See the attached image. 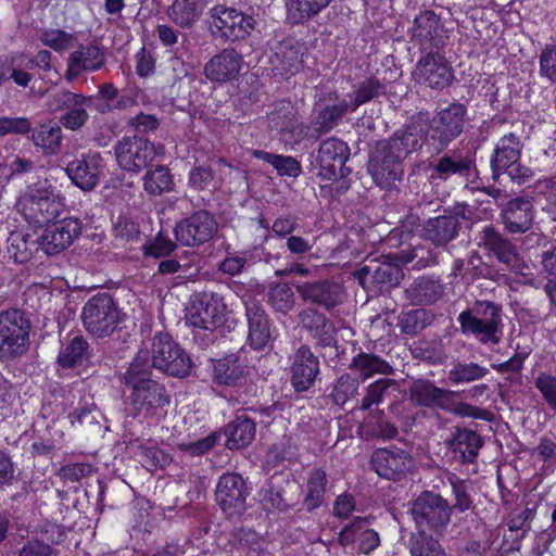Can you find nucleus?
I'll return each mask as SVG.
<instances>
[{
  "mask_svg": "<svg viewBox=\"0 0 556 556\" xmlns=\"http://www.w3.org/2000/svg\"><path fill=\"white\" fill-rule=\"evenodd\" d=\"M464 336L473 337L483 345H497L503 337L502 306L491 301H476L457 318Z\"/></svg>",
  "mask_w": 556,
  "mask_h": 556,
  "instance_id": "nucleus-1",
  "label": "nucleus"
},
{
  "mask_svg": "<svg viewBox=\"0 0 556 556\" xmlns=\"http://www.w3.org/2000/svg\"><path fill=\"white\" fill-rule=\"evenodd\" d=\"M15 208L28 224L42 227L60 215L62 202L47 181H38L26 187Z\"/></svg>",
  "mask_w": 556,
  "mask_h": 556,
  "instance_id": "nucleus-2",
  "label": "nucleus"
},
{
  "mask_svg": "<svg viewBox=\"0 0 556 556\" xmlns=\"http://www.w3.org/2000/svg\"><path fill=\"white\" fill-rule=\"evenodd\" d=\"M80 317L85 330L98 339L111 337L124 321L117 302L106 292L91 296L85 303Z\"/></svg>",
  "mask_w": 556,
  "mask_h": 556,
  "instance_id": "nucleus-3",
  "label": "nucleus"
},
{
  "mask_svg": "<svg viewBox=\"0 0 556 556\" xmlns=\"http://www.w3.org/2000/svg\"><path fill=\"white\" fill-rule=\"evenodd\" d=\"M31 323L26 312L10 308L0 313V359L10 362L24 355L29 346Z\"/></svg>",
  "mask_w": 556,
  "mask_h": 556,
  "instance_id": "nucleus-4",
  "label": "nucleus"
},
{
  "mask_svg": "<svg viewBox=\"0 0 556 556\" xmlns=\"http://www.w3.org/2000/svg\"><path fill=\"white\" fill-rule=\"evenodd\" d=\"M467 108L459 102L448 104L439 110L430 119L426 134V140L440 153L444 151L465 128Z\"/></svg>",
  "mask_w": 556,
  "mask_h": 556,
  "instance_id": "nucleus-5",
  "label": "nucleus"
},
{
  "mask_svg": "<svg viewBox=\"0 0 556 556\" xmlns=\"http://www.w3.org/2000/svg\"><path fill=\"white\" fill-rule=\"evenodd\" d=\"M150 353L152 366L168 376L185 378L191 371L190 356L169 333H155Z\"/></svg>",
  "mask_w": 556,
  "mask_h": 556,
  "instance_id": "nucleus-6",
  "label": "nucleus"
},
{
  "mask_svg": "<svg viewBox=\"0 0 556 556\" xmlns=\"http://www.w3.org/2000/svg\"><path fill=\"white\" fill-rule=\"evenodd\" d=\"M164 154L163 144H155L138 135L124 137L115 146L118 166L132 174L140 173L149 167L156 157H162Z\"/></svg>",
  "mask_w": 556,
  "mask_h": 556,
  "instance_id": "nucleus-7",
  "label": "nucleus"
},
{
  "mask_svg": "<svg viewBox=\"0 0 556 556\" xmlns=\"http://www.w3.org/2000/svg\"><path fill=\"white\" fill-rule=\"evenodd\" d=\"M412 516L418 531L443 534L451 520V506L439 494L421 493L412 505Z\"/></svg>",
  "mask_w": 556,
  "mask_h": 556,
  "instance_id": "nucleus-8",
  "label": "nucleus"
},
{
  "mask_svg": "<svg viewBox=\"0 0 556 556\" xmlns=\"http://www.w3.org/2000/svg\"><path fill=\"white\" fill-rule=\"evenodd\" d=\"M226 305L223 296L215 292L203 291L194 295L192 312L188 316V324L199 331H208L210 338L205 344L214 341L213 332L225 321Z\"/></svg>",
  "mask_w": 556,
  "mask_h": 556,
  "instance_id": "nucleus-9",
  "label": "nucleus"
},
{
  "mask_svg": "<svg viewBox=\"0 0 556 556\" xmlns=\"http://www.w3.org/2000/svg\"><path fill=\"white\" fill-rule=\"evenodd\" d=\"M210 18L213 34L231 41L249 37L256 24L251 15L222 4L210 10Z\"/></svg>",
  "mask_w": 556,
  "mask_h": 556,
  "instance_id": "nucleus-10",
  "label": "nucleus"
},
{
  "mask_svg": "<svg viewBox=\"0 0 556 556\" xmlns=\"http://www.w3.org/2000/svg\"><path fill=\"white\" fill-rule=\"evenodd\" d=\"M409 33L412 41L419 46L421 52L440 51L450 39L441 17L431 10H425L415 16Z\"/></svg>",
  "mask_w": 556,
  "mask_h": 556,
  "instance_id": "nucleus-11",
  "label": "nucleus"
},
{
  "mask_svg": "<svg viewBox=\"0 0 556 556\" xmlns=\"http://www.w3.org/2000/svg\"><path fill=\"white\" fill-rule=\"evenodd\" d=\"M250 489L243 477L237 472H226L217 481L215 502L228 516H241L247 509Z\"/></svg>",
  "mask_w": 556,
  "mask_h": 556,
  "instance_id": "nucleus-12",
  "label": "nucleus"
},
{
  "mask_svg": "<svg viewBox=\"0 0 556 556\" xmlns=\"http://www.w3.org/2000/svg\"><path fill=\"white\" fill-rule=\"evenodd\" d=\"M218 224L215 216L199 210L181 219L174 228L175 238L185 247H199L210 241L217 232Z\"/></svg>",
  "mask_w": 556,
  "mask_h": 556,
  "instance_id": "nucleus-13",
  "label": "nucleus"
},
{
  "mask_svg": "<svg viewBox=\"0 0 556 556\" xmlns=\"http://www.w3.org/2000/svg\"><path fill=\"white\" fill-rule=\"evenodd\" d=\"M403 159L379 141L369 155L368 172L381 188L390 189L404 175Z\"/></svg>",
  "mask_w": 556,
  "mask_h": 556,
  "instance_id": "nucleus-14",
  "label": "nucleus"
},
{
  "mask_svg": "<svg viewBox=\"0 0 556 556\" xmlns=\"http://www.w3.org/2000/svg\"><path fill=\"white\" fill-rule=\"evenodd\" d=\"M129 390V405L135 416L144 418L155 416L170 402V395L165 386L154 379L146 380Z\"/></svg>",
  "mask_w": 556,
  "mask_h": 556,
  "instance_id": "nucleus-15",
  "label": "nucleus"
},
{
  "mask_svg": "<svg viewBox=\"0 0 556 556\" xmlns=\"http://www.w3.org/2000/svg\"><path fill=\"white\" fill-rule=\"evenodd\" d=\"M349 157L350 149L344 141L338 138L323 141L316 156L317 175L327 180L346 177L350 174V168L345 166Z\"/></svg>",
  "mask_w": 556,
  "mask_h": 556,
  "instance_id": "nucleus-16",
  "label": "nucleus"
},
{
  "mask_svg": "<svg viewBox=\"0 0 556 556\" xmlns=\"http://www.w3.org/2000/svg\"><path fill=\"white\" fill-rule=\"evenodd\" d=\"M300 299L307 304L331 311L344 302L343 286L334 279H319L295 285Z\"/></svg>",
  "mask_w": 556,
  "mask_h": 556,
  "instance_id": "nucleus-17",
  "label": "nucleus"
},
{
  "mask_svg": "<svg viewBox=\"0 0 556 556\" xmlns=\"http://www.w3.org/2000/svg\"><path fill=\"white\" fill-rule=\"evenodd\" d=\"M425 53L414 71L415 79L432 89L447 88L454 79L451 63L440 51Z\"/></svg>",
  "mask_w": 556,
  "mask_h": 556,
  "instance_id": "nucleus-18",
  "label": "nucleus"
},
{
  "mask_svg": "<svg viewBox=\"0 0 556 556\" xmlns=\"http://www.w3.org/2000/svg\"><path fill=\"white\" fill-rule=\"evenodd\" d=\"M535 208L529 195L508 200L501 208L500 218L504 229L510 235H523L534 224Z\"/></svg>",
  "mask_w": 556,
  "mask_h": 556,
  "instance_id": "nucleus-19",
  "label": "nucleus"
},
{
  "mask_svg": "<svg viewBox=\"0 0 556 556\" xmlns=\"http://www.w3.org/2000/svg\"><path fill=\"white\" fill-rule=\"evenodd\" d=\"M81 233L78 218H63L45 229L40 247L48 255L59 254L68 248Z\"/></svg>",
  "mask_w": 556,
  "mask_h": 556,
  "instance_id": "nucleus-20",
  "label": "nucleus"
},
{
  "mask_svg": "<svg viewBox=\"0 0 556 556\" xmlns=\"http://www.w3.org/2000/svg\"><path fill=\"white\" fill-rule=\"evenodd\" d=\"M455 392L439 388L428 379H417L408 388V397L416 406L430 409H451Z\"/></svg>",
  "mask_w": 556,
  "mask_h": 556,
  "instance_id": "nucleus-21",
  "label": "nucleus"
},
{
  "mask_svg": "<svg viewBox=\"0 0 556 556\" xmlns=\"http://www.w3.org/2000/svg\"><path fill=\"white\" fill-rule=\"evenodd\" d=\"M338 540L342 546H356L357 551L364 554H369L380 545L378 532L365 517H356L344 526Z\"/></svg>",
  "mask_w": 556,
  "mask_h": 556,
  "instance_id": "nucleus-22",
  "label": "nucleus"
},
{
  "mask_svg": "<svg viewBox=\"0 0 556 556\" xmlns=\"http://www.w3.org/2000/svg\"><path fill=\"white\" fill-rule=\"evenodd\" d=\"M462 218H465V211L462 216L455 213L428 218L422 226L421 237L435 247H445L458 236Z\"/></svg>",
  "mask_w": 556,
  "mask_h": 556,
  "instance_id": "nucleus-23",
  "label": "nucleus"
},
{
  "mask_svg": "<svg viewBox=\"0 0 556 556\" xmlns=\"http://www.w3.org/2000/svg\"><path fill=\"white\" fill-rule=\"evenodd\" d=\"M370 463L380 477L395 480L408 471L412 458L399 447L378 448L372 453Z\"/></svg>",
  "mask_w": 556,
  "mask_h": 556,
  "instance_id": "nucleus-24",
  "label": "nucleus"
},
{
  "mask_svg": "<svg viewBox=\"0 0 556 556\" xmlns=\"http://www.w3.org/2000/svg\"><path fill=\"white\" fill-rule=\"evenodd\" d=\"M101 163L100 153H88L70 162L65 172L76 187L84 191H91L99 182Z\"/></svg>",
  "mask_w": 556,
  "mask_h": 556,
  "instance_id": "nucleus-25",
  "label": "nucleus"
},
{
  "mask_svg": "<svg viewBox=\"0 0 556 556\" xmlns=\"http://www.w3.org/2000/svg\"><path fill=\"white\" fill-rule=\"evenodd\" d=\"M319 374V361L309 346L301 345L293 357L291 366V383L295 391L308 390Z\"/></svg>",
  "mask_w": 556,
  "mask_h": 556,
  "instance_id": "nucleus-26",
  "label": "nucleus"
},
{
  "mask_svg": "<svg viewBox=\"0 0 556 556\" xmlns=\"http://www.w3.org/2000/svg\"><path fill=\"white\" fill-rule=\"evenodd\" d=\"M248 318L249 345L254 350H263L271 341L269 318L261 304L252 298L244 301Z\"/></svg>",
  "mask_w": 556,
  "mask_h": 556,
  "instance_id": "nucleus-27",
  "label": "nucleus"
},
{
  "mask_svg": "<svg viewBox=\"0 0 556 556\" xmlns=\"http://www.w3.org/2000/svg\"><path fill=\"white\" fill-rule=\"evenodd\" d=\"M105 62L103 50L93 43L80 45L67 59L65 78L68 81L75 80L83 72H94L100 70Z\"/></svg>",
  "mask_w": 556,
  "mask_h": 556,
  "instance_id": "nucleus-28",
  "label": "nucleus"
},
{
  "mask_svg": "<svg viewBox=\"0 0 556 556\" xmlns=\"http://www.w3.org/2000/svg\"><path fill=\"white\" fill-rule=\"evenodd\" d=\"M452 458L460 464L473 463L483 445L482 438L473 430L456 427L445 441Z\"/></svg>",
  "mask_w": 556,
  "mask_h": 556,
  "instance_id": "nucleus-29",
  "label": "nucleus"
},
{
  "mask_svg": "<svg viewBox=\"0 0 556 556\" xmlns=\"http://www.w3.org/2000/svg\"><path fill=\"white\" fill-rule=\"evenodd\" d=\"M243 64L242 55L235 49H224L205 65L203 73L211 81L226 83L235 79Z\"/></svg>",
  "mask_w": 556,
  "mask_h": 556,
  "instance_id": "nucleus-30",
  "label": "nucleus"
},
{
  "mask_svg": "<svg viewBox=\"0 0 556 556\" xmlns=\"http://www.w3.org/2000/svg\"><path fill=\"white\" fill-rule=\"evenodd\" d=\"M425 140L426 134L422 124L413 119L382 142L388 144L396 155L405 160L409 154L420 150Z\"/></svg>",
  "mask_w": 556,
  "mask_h": 556,
  "instance_id": "nucleus-31",
  "label": "nucleus"
},
{
  "mask_svg": "<svg viewBox=\"0 0 556 556\" xmlns=\"http://www.w3.org/2000/svg\"><path fill=\"white\" fill-rule=\"evenodd\" d=\"M523 144L520 137L509 132L504 135L496 143L491 157L492 179L500 182L503 169H508L509 165L519 161Z\"/></svg>",
  "mask_w": 556,
  "mask_h": 556,
  "instance_id": "nucleus-32",
  "label": "nucleus"
},
{
  "mask_svg": "<svg viewBox=\"0 0 556 556\" xmlns=\"http://www.w3.org/2000/svg\"><path fill=\"white\" fill-rule=\"evenodd\" d=\"M298 318L320 346H330L336 342L334 326L324 313L314 307H306L299 312Z\"/></svg>",
  "mask_w": 556,
  "mask_h": 556,
  "instance_id": "nucleus-33",
  "label": "nucleus"
},
{
  "mask_svg": "<svg viewBox=\"0 0 556 556\" xmlns=\"http://www.w3.org/2000/svg\"><path fill=\"white\" fill-rule=\"evenodd\" d=\"M480 244L506 266H514L518 262L519 253L516 245L493 226H485L482 229Z\"/></svg>",
  "mask_w": 556,
  "mask_h": 556,
  "instance_id": "nucleus-34",
  "label": "nucleus"
},
{
  "mask_svg": "<svg viewBox=\"0 0 556 556\" xmlns=\"http://www.w3.org/2000/svg\"><path fill=\"white\" fill-rule=\"evenodd\" d=\"M324 100L328 101L323 105L313 121L314 131L318 136L327 134L337 127L343 116L351 110L345 99H340L337 92H329Z\"/></svg>",
  "mask_w": 556,
  "mask_h": 556,
  "instance_id": "nucleus-35",
  "label": "nucleus"
},
{
  "mask_svg": "<svg viewBox=\"0 0 556 556\" xmlns=\"http://www.w3.org/2000/svg\"><path fill=\"white\" fill-rule=\"evenodd\" d=\"M432 166V178L447 180L453 176H458L468 180L476 169L475 160L468 155L444 154L437 160Z\"/></svg>",
  "mask_w": 556,
  "mask_h": 556,
  "instance_id": "nucleus-36",
  "label": "nucleus"
},
{
  "mask_svg": "<svg viewBox=\"0 0 556 556\" xmlns=\"http://www.w3.org/2000/svg\"><path fill=\"white\" fill-rule=\"evenodd\" d=\"M445 287L440 279L429 276L416 278L405 290L406 299L414 305L427 306L437 303L444 294Z\"/></svg>",
  "mask_w": 556,
  "mask_h": 556,
  "instance_id": "nucleus-37",
  "label": "nucleus"
},
{
  "mask_svg": "<svg viewBox=\"0 0 556 556\" xmlns=\"http://www.w3.org/2000/svg\"><path fill=\"white\" fill-rule=\"evenodd\" d=\"M267 122L271 130L289 135L290 138L301 136L298 111L291 101L282 100L276 103L273 111L267 114Z\"/></svg>",
  "mask_w": 556,
  "mask_h": 556,
  "instance_id": "nucleus-38",
  "label": "nucleus"
},
{
  "mask_svg": "<svg viewBox=\"0 0 556 556\" xmlns=\"http://www.w3.org/2000/svg\"><path fill=\"white\" fill-rule=\"evenodd\" d=\"M270 64L275 75H293L302 67L300 48L290 41L280 42L270 56Z\"/></svg>",
  "mask_w": 556,
  "mask_h": 556,
  "instance_id": "nucleus-39",
  "label": "nucleus"
},
{
  "mask_svg": "<svg viewBox=\"0 0 556 556\" xmlns=\"http://www.w3.org/2000/svg\"><path fill=\"white\" fill-rule=\"evenodd\" d=\"M349 368L363 380L369 379L374 375L389 376L394 371L390 363L381 356L364 351H359L352 358Z\"/></svg>",
  "mask_w": 556,
  "mask_h": 556,
  "instance_id": "nucleus-40",
  "label": "nucleus"
},
{
  "mask_svg": "<svg viewBox=\"0 0 556 556\" xmlns=\"http://www.w3.org/2000/svg\"><path fill=\"white\" fill-rule=\"evenodd\" d=\"M30 139L43 155H56L62 149V128L53 122L40 124L31 131Z\"/></svg>",
  "mask_w": 556,
  "mask_h": 556,
  "instance_id": "nucleus-41",
  "label": "nucleus"
},
{
  "mask_svg": "<svg viewBox=\"0 0 556 556\" xmlns=\"http://www.w3.org/2000/svg\"><path fill=\"white\" fill-rule=\"evenodd\" d=\"M213 381L219 386L237 387L244 381L243 367L235 354L225 356L213 363Z\"/></svg>",
  "mask_w": 556,
  "mask_h": 556,
  "instance_id": "nucleus-42",
  "label": "nucleus"
},
{
  "mask_svg": "<svg viewBox=\"0 0 556 556\" xmlns=\"http://www.w3.org/2000/svg\"><path fill=\"white\" fill-rule=\"evenodd\" d=\"M256 427L245 415L238 416L225 428L226 446L229 450H240L248 446L255 437Z\"/></svg>",
  "mask_w": 556,
  "mask_h": 556,
  "instance_id": "nucleus-43",
  "label": "nucleus"
},
{
  "mask_svg": "<svg viewBox=\"0 0 556 556\" xmlns=\"http://www.w3.org/2000/svg\"><path fill=\"white\" fill-rule=\"evenodd\" d=\"M204 7V0H175L167 15L177 26L191 28L201 17Z\"/></svg>",
  "mask_w": 556,
  "mask_h": 556,
  "instance_id": "nucleus-44",
  "label": "nucleus"
},
{
  "mask_svg": "<svg viewBox=\"0 0 556 556\" xmlns=\"http://www.w3.org/2000/svg\"><path fill=\"white\" fill-rule=\"evenodd\" d=\"M432 532H412L407 540L410 556H451Z\"/></svg>",
  "mask_w": 556,
  "mask_h": 556,
  "instance_id": "nucleus-45",
  "label": "nucleus"
},
{
  "mask_svg": "<svg viewBox=\"0 0 556 556\" xmlns=\"http://www.w3.org/2000/svg\"><path fill=\"white\" fill-rule=\"evenodd\" d=\"M490 370L475 362L453 361L447 371V380L454 384H468L482 380Z\"/></svg>",
  "mask_w": 556,
  "mask_h": 556,
  "instance_id": "nucleus-46",
  "label": "nucleus"
},
{
  "mask_svg": "<svg viewBox=\"0 0 556 556\" xmlns=\"http://www.w3.org/2000/svg\"><path fill=\"white\" fill-rule=\"evenodd\" d=\"M151 356L148 350H141L134 357L125 372L119 377L121 382L128 389L151 380Z\"/></svg>",
  "mask_w": 556,
  "mask_h": 556,
  "instance_id": "nucleus-47",
  "label": "nucleus"
},
{
  "mask_svg": "<svg viewBox=\"0 0 556 556\" xmlns=\"http://www.w3.org/2000/svg\"><path fill=\"white\" fill-rule=\"evenodd\" d=\"M89 358V343L81 334L73 337L60 351L58 364L62 368H74Z\"/></svg>",
  "mask_w": 556,
  "mask_h": 556,
  "instance_id": "nucleus-48",
  "label": "nucleus"
},
{
  "mask_svg": "<svg viewBox=\"0 0 556 556\" xmlns=\"http://www.w3.org/2000/svg\"><path fill=\"white\" fill-rule=\"evenodd\" d=\"M434 320V314L425 308L403 311L397 317V327L401 333L414 337L420 333Z\"/></svg>",
  "mask_w": 556,
  "mask_h": 556,
  "instance_id": "nucleus-49",
  "label": "nucleus"
},
{
  "mask_svg": "<svg viewBox=\"0 0 556 556\" xmlns=\"http://www.w3.org/2000/svg\"><path fill=\"white\" fill-rule=\"evenodd\" d=\"M143 189L150 195H161L174 189V178L165 165L149 168L143 176Z\"/></svg>",
  "mask_w": 556,
  "mask_h": 556,
  "instance_id": "nucleus-50",
  "label": "nucleus"
},
{
  "mask_svg": "<svg viewBox=\"0 0 556 556\" xmlns=\"http://www.w3.org/2000/svg\"><path fill=\"white\" fill-rule=\"evenodd\" d=\"M332 0H288V17L292 23L299 24L317 15L327 8Z\"/></svg>",
  "mask_w": 556,
  "mask_h": 556,
  "instance_id": "nucleus-51",
  "label": "nucleus"
},
{
  "mask_svg": "<svg viewBox=\"0 0 556 556\" xmlns=\"http://www.w3.org/2000/svg\"><path fill=\"white\" fill-rule=\"evenodd\" d=\"M396 389V381L393 379L381 378L365 388L364 396L361 401L359 409L368 410L371 406H378L390 395L391 390Z\"/></svg>",
  "mask_w": 556,
  "mask_h": 556,
  "instance_id": "nucleus-52",
  "label": "nucleus"
},
{
  "mask_svg": "<svg viewBox=\"0 0 556 556\" xmlns=\"http://www.w3.org/2000/svg\"><path fill=\"white\" fill-rule=\"evenodd\" d=\"M327 477L323 469H314L307 480V494L304 505L308 511L319 507L326 493Z\"/></svg>",
  "mask_w": 556,
  "mask_h": 556,
  "instance_id": "nucleus-53",
  "label": "nucleus"
},
{
  "mask_svg": "<svg viewBox=\"0 0 556 556\" xmlns=\"http://www.w3.org/2000/svg\"><path fill=\"white\" fill-rule=\"evenodd\" d=\"M361 383L358 378L350 374L341 375L333 383L331 399L334 404L343 406L351 400H356Z\"/></svg>",
  "mask_w": 556,
  "mask_h": 556,
  "instance_id": "nucleus-54",
  "label": "nucleus"
},
{
  "mask_svg": "<svg viewBox=\"0 0 556 556\" xmlns=\"http://www.w3.org/2000/svg\"><path fill=\"white\" fill-rule=\"evenodd\" d=\"M365 425L366 433L370 438L391 440L399 434L397 428L386 418L382 410L370 414Z\"/></svg>",
  "mask_w": 556,
  "mask_h": 556,
  "instance_id": "nucleus-55",
  "label": "nucleus"
},
{
  "mask_svg": "<svg viewBox=\"0 0 556 556\" xmlns=\"http://www.w3.org/2000/svg\"><path fill=\"white\" fill-rule=\"evenodd\" d=\"M382 93H384V86L378 78L372 76L366 78L358 84L353 98H351V102H349L351 111H355L362 104L379 97Z\"/></svg>",
  "mask_w": 556,
  "mask_h": 556,
  "instance_id": "nucleus-56",
  "label": "nucleus"
},
{
  "mask_svg": "<svg viewBox=\"0 0 556 556\" xmlns=\"http://www.w3.org/2000/svg\"><path fill=\"white\" fill-rule=\"evenodd\" d=\"M403 270L399 265L383 262L378 263L374 261V270H371V282L377 286L394 287L403 279Z\"/></svg>",
  "mask_w": 556,
  "mask_h": 556,
  "instance_id": "nucleus-57",
  "label": "nucleus"
},
{
  "mask_svg": "<svg viewBox=\"0 0 556 556\" xmlns=\"http://www.w3.org/2000/svg\"><path fill=\"white\" fill-rule=\"evenodd\" d=\"M268 301L276 312L287 314L294 307V292L288 283H276L268 291Z\"/></svg>",
  "mask_w": 556,
  "mask_h": 556,
  "instance_id": "nucleus-58",
  "label": "nucleus"
},
{
  "mask_svg": "<svg viewBox=\"0 0 556 556\" xmlns=\"http://www.w3.org/2000/svg\"><path fill=\"white\" fill-rule=\"evenodd\" d=\"M231 543L238 551L247 553V556L257 555L261 548V539L251 529L239 528L231 535Z\"/></svg>",
  "mask_w": 556,
  "mask_h": 556,
  "instance_id": "nucleus-59",
  "label": "nucleus"
},
{
  "mask_svg": "<svg viewBox=\"0 0 556 556\" xmlns=\"http://www.w3.org/2000/svg\"><path fill=\"white\" fill-rule=\"evenodd\" d=\"M447 480L451 484L452 494L454 496L451 510L456 509L460 513L469 510L472 507V498L470 496L469 485L467 482L455 475L450 476Z\"/></svg>",
  "mask_w": 556,
  "mask_h": 556,
  "instance_id": "nucleus-60",
  "label": "nucleus"
},
{
  "mask_svg": "<svg viewBox=\"0 0 556 556\" xmlns=\"http://www.w3.org/2000/svg\"><path fill=\"white\" fill-rule=\"evenodd\" d=\"M261 496V503L268 511H286L290 507L283 497L282 489L271 482L262 489Z\"/></svg>",
  "mask_w": 556,
  "mask_h": 556,
  "instance_id": "nucleus-61",
  "label": "nucleus"
},
{
  "mask_svg": "<svg viewBox=\"0 0 556 556\" xmlns=\"http://www.w3.org/2000/svg\"><path fill=\"white\" fill-rule=\"evenodd\" d=\"M64 538L65 532L60 526L51 522H45L36 530L31 540L38 541V543L45 544L50 548H55V545L62 543Z\"/></svg>",
  "mask_w": 556,
  "mask_h": 556,
  "instance_id": "nucleus-62",
  "label": "nucleus"
},
{
  "mask_svg": "<svg viewBox=\"0 0 556 556\" xmlns=\"http://www.w3.org/2000/svg\"><path fill=\"white\" fill-rule=\"evenodd\" d=\"M41 42L54 51H64L72 46L74 36L61 29H43L40 34Z\"/></svg>",
  "mask_w": 556,
  "mask_h": 556,
  "instance_id": "nucleus-63",
  "label": "nucleus"
},
{
  "mask_svg": "<svg viewBox=\"0 0 556 556\" xmlns=\"http://www.w3.org/2000/svg\"><path fill=\"white\" fill-rule=\"evenodd\" d=\"M540 75L556 84V46L546 45L540 54Z\"/></svg>",
  "mask_w": 556,
  "mask_h": 556,
  "instance_id": "nucleus-64",
  "label": "nucleus"
}]
</instances>
